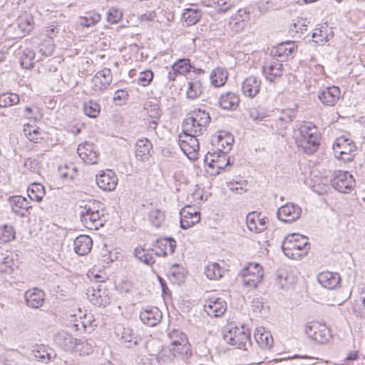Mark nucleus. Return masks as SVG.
<instances>
[{
	"label": "nucleus",
	"instance_id": "c03bdc74",
	"mask_svg": "<svg viewBox=\"0 0 365 365\" xmlns=\"http://www.w3.org/2000/svg\"><path fill=\"white\" fill-rule=\"evenodd\" d=\"M35 53L33 50L30 48H25L22 55L20 58L21 65L24 68L30 69L34 66V59Z\"/></svg>",
	"mask_w": 365,
	"mask_h": 365
},
{
	"label": "nucleus",
	"instance_id": "2f4dec72",
	"mask_svg": "<svg viewBox=\"0 0 365 365\" xmlns=\"http://www.w3.org/2000/svg\"><path fill=\"white\" fill-rule=\"evenodd\" d=\"M92 245L93 241L88 235H79L73 242L74 251L80 256H83L89 253Z\"/></svg>",
	"mask_w": 365,
	"mask_h": 365
},
{
	"label": "nucleus",
	"instance_id": "bf43d9fd",
	"mask_svg": "<svg viewBox=\"0 0 365 365\" xmlns=\"http://www.w3.org/2000/svg\"><path fill=\"white\" fill-rule=\"evenodd\" d=\"M168 337L171 341L170 345H174L182 342L184 339H188L185 333L179 329H173L168 334Z\"/></svg>",
	"mask_w": 365,
	"mask_h": 365
},
{
	"label": "nucleus",
	"instance_id": "052dcab7",
	"mask_svg": "<svg viewBox=\"0 0 365 365\" xmlns=\"http://www.w3.org/2000/svg\"><path fill=\"white\" fill-rule=\"evenodd\" d=\"M153 78V73L150 70H147L140 73L138 77V84L143 86H148Z\"/></svg>",
	"mask_w": 365,
	"mask_h": 365
},
{
	"label": "nucleus",
	"instance_id": "49530a36",
	"mask_svg": "<svg viewBox=\"0 0 365 365\" xmlns=\"http://www.w3.org/2000/svg\"><path fill=\"white\" fill-rule=\"evenodd\" d=\"M83 111L87 116L94 118L99 115L101 106L97 102L90 100L84 103Z\"/></svg>",
	"mask_w": 365,
	"mask_h": 365
},
{
	"label": "nucleus",
	"instance_id": "680f3d73",
	"mask_svg": "<svg viewBox=\"0 0 365 365\" xmlns=\"http://www.w3.org/2000/svg\"><path fill=\"white\" fill-rule=\"evenodd\" d=\"M24 166L32 173H37L40 168V163L37 159L28 158L24 159Z\"/></svg>",
	"mask_w": 365,
	"mask_h": 365
},
{
	"label": "nucleus",
	"instance_id": "6e6d98bb",
	"mask_svg": "<svg viewBox=\"0 0 365 365\" xmlns=\"http://www.w3.org/2000/svg\"><path fill=\"white\" fill-rule=\"evenodd\" d=\"M123 17V12L114 7L110 8L106 13V21L112 24H118Z\"/></svg>",
	"mask_w": 365,
	"mask_h": 365
},
{
	"label": "nucleus",
	"instance_id": "cd10ccee",
	"mask_svg": "<svg viewBox=\"0 0 365 365\" xmlns=\"http://www.w3.org/2000/svg\"><path fill=\"white\" fill-rule=\"evenodd\" d=\"M44 292L37 288L29 289L24 293V299L27 306L37 309L44 302Z\"/></svg>",
	"mask_w": 365,
	"mask_h": 365
},
{
	"label": "nucleus",
	"instance_id": "4c0bfd02",
	"mask_svg": "<svg viewBox=\"0 0 365 365\" xmlns=\"http://www.w3.org/2000/svg\"><path fill=\"white\" fill-rule=\"evenodd\" d=\"M203 88L201 80L197 78H193L188 83V87L186 92L187 97L190 99L197 98L202 93Z\"/></svg>",
	"mask_w": 365,
	"mask_h": 365
},
{
	"label": "nucleus",
	"instance_id": "393cba45",
	"mask_svg": "<svg viewBox=\"0 0 365 365\" xmlns=\"http://www.w3.org/2000/svg\"><path fill=\"white\" fill-rule=\"evenodd\" d=\"M162 318V312L156 307H147L140 313V319L143 324L149 326H155Z\"/></svg>",
	"mask_w": 365,
	"mask_h": 365
},
{
	"label": "nucleus",
	"instance_id": "338daca9",
	"mask_svg": "<svg viewBox=\"0 0 365 365\" xmlns=\"http://www.w3.org/2000/svg\"><path fill=\"white\" fill-rule=\"evenodd\" d=\"M249 117L253 120L257 121L262 120L265 118V115L256 108H250L249 110Z\"/></svg>",
	"mask_w": 365,
	"mask_h": 365
},
{
	"label": "nucleus",
	"instance_id": "a18cd8bd",
	"mask_svg": "<svg viewBox=\"0 0 365 365\" xmlns=\"http://www.w3.org/2000/svg\"><path fill=\"white\" fill-rule=\"evenodd\" d=\"M16 232L14 228L8 225L0 226V242L6 243L15 238Z\"/></svg>",
	"mask_w": 365,
	"mask_h": 365
},
{
	"label": "nucleus",
	"instance_id": "603ef678",
	"mask_svg": "<svg viewBox=\"0 0 365 365\" xmlns=\"http://www.w3.org/2000/svg\"><path fill=\"white\" fill-rule=\"evenodd\" d=\"M233 143L234 138L230 133L220 134L218 135V146L221 147L220 148L226 151V153L231 150Z\"/></svg>",
	"mask_w": 365,
	"mask_h": 365
},
{
	"label": "nucleus",
	"instance_id": "de8ad7c7",
	"mask_svg": "<svg viewBox=\"0 0 365 365\" xmlns=\"http://www.w3.org/2000/svg\"><path fill=\"white\" fill-rule=\"evenodd\" d=\"M19 102V96L16 93H3L0 95V107L6 108L16 105Z\"/></svg>",
	"mask_w": 365,
	"mask_h": 365
},
{
	"label": "nucleus",
	"instance_id": "39448f33",
	"mask_svg": "<svg viewBox=\"0 0 365 365\" xmlns=\"http://www.w3.org/2000/svg\"><path fill=\"white\" fill-rule=\"evenodd\" d=\"M222 338L226 343L240 349L247 350L252 346L250 331L243 326L225 329Z\"/></svg>",
	"mask_w": 365,
	"mask_h": 365
},
{
	"label": "nucleus",
	"instance_id": "13d9d810",
	"mask_svg": "<svg viewBox=\"0 0 365 365\" xmlns=\"http://www.w3.org/2000/svg\"><path fill=\"white\" fill-rule=\"evenodd\" d=\"M230 0H202V3L206 6H217L220 12H226L230 6H226V4Z\"/></svg>",
	"mask_w": 365,
	"mask_h": 365
},
{
	"label": "nucleus",
	"instance_id": "c756f323",
	"mask_svg": "<svg viewBox=\"0 0 365 365\" xmlns=\"http://www.w3.org/2000/svg\"><path fill=\"white\" fill-rule=\"evenodd\" d=\"M267 217H260V214L257 215L255 212H250L247 215V225L250 231L259 233L267 229Z\"/></svg>",
	"mask_w": 365,
	"mask_h": 365
},
{
	"label": "nucleus",
	"instance_id": "e2e57ef3",
	"mask_svg": "<svg viewBox=\"0 0 365 365\" xmlns=\"http://www.w3.org/2000/svg\"><path fill=\"white\" fill-rule=\"evenodd\" d=\"M14 264L12 256L7 255L0 261V272H9Z\"/></svg>",
	"mask_w": 365,
	"mask_h": 365
},
{
	"label": "nucleus",
	"instance_id": "5701e85b",
	"mask_svg": "<svg viewBox=\"0 0 365 365\" xmlns=\"http://www.w3.org/2000/svg\"><path fill=\"white\" fill-rule=\"evenodd\" d=\"M333 36L334 32L331 28L325 23L314 29L312 34V41L314 46H323Z\"/></svg>",
	"mask_w": 365,
	"mask_h": 365
},
{
	"label": "nucleus",
	"instance_id": "a878e982",
	"mask_svg": "<svg viewBox=\"0 0 365 365\" xmlns=\"http://www.w3.org/2000/svg\"><path fill=\"white\" fill-rule=\"evenodd\" d=\"M340 96V90L337 86L327 87L318 93V98L326 106H333L338 101Z\"/></svg>",
	"mask_w": 365,
	"mask_h": 365
},
{
	"label": "nucleus",
	"instance_id": "412c9836",
	"mask_svg": "<svg viewBox=\"0 0 365 365\" xmlns=\"http://www.w3.org/2000/svg\"><path fill=\"white\" fill-rule=\"evenodd\" d=\"M176 247V241L172 237H163L156 240L154 248L158 257H166L173 255Z\"/></svg>",
	"mask_w": 365,
	"mask_h": 365
},
{
	"label": "nucleus",
	"instance_id": "79ce46f5",
	"mask_svg": "<svg viewBox=\"0 0 365 365\" xmlns=\"http://www.w3.org/2000/svg\"><path fill=\"white\" fill-rule=\"evenodd\" d=\"M28 195L31 200L41 202L45 195V189L43 185L37 182L31 184L28 187Z\"/></svg>",
	"mask_w": 365,
	"mask_h": 365
},
{
	"label": "nucleus",
	"instance_id": "b1692460",
	"mask_svg": "<svg viewBox=\"0 0 365 365\" xmlns=\"http://www.w3.org/2000/svg\"><path fill=\"white\" fill-rule=\"evenodd\" d=\"M79 157L86 163L95 164L98 161V153L93 143L86 142L80 144L77 149Z\"/></svg>",
	"mask_w": 365,
	"mask_h": 365
},
{
	"label": "nucleus",
	"instance_id": "0eeeda50",
	"mask_svg": "<svg viewBox=\"0 0 365 365\" xmlns=\"http://www.w3.org/2000/svg\"><path fill=\"white\" fill-rule=\"evenodd\" d=\"M334 156L344 161H350L352 160L353 154L356 150L354 141L344 135L337 138L333 145Z\"/></svg>",
	"mask_w": 365,
	"mask_h": 365
},
{
	"label": "nucleus",
	"instance_id": "ea45409f",
	"mask_svg": "<svg viewBox=\"0 0 365 365\" xmlns=\"http://www.w3.org/2000/svg\"><path fill=\"white\" fill-rule=\"evenodd\" d=\"M202 16V11L199 9L187 8L182 14V19L187 23V26L197 24Z\"/></svg>",
	"mask_w": 365,
	"mask_h": 365
},
{
	"label": "nucleus",
	"instance_id": "20e7f679",
	"mask_svg": "<svg viewBox=\"0 0 365 365\" xmlns=\"http://www.w3.org/2000/svg\"><path fill=\"white\" fill-rule=\"evenodd\" d=\"M210 122L207 112L201 109L193 110L182 122V133L200 135L206 131Z\"/></svg>",
	"mask_w": 365,
	"mask_h": 365
},
{
	"label": "nucleus",
	"instance_id": "c9c22d12",
	"mask_svg": "<svg viewBox=\"0 0 365 365\" xmlns=\"http://www.w3.org/2000/svg\"><path fill=\"white\" fill-rule=\"evenodd\" d=\"M90 290L87 293L90 302L97 307H106L110 303V297L105 294V292H101V289H98L95 290L93 289L92 294H89Z\"/></svg>",
	"mask_w": 365,
	"mask_h": 365
},
{
	"label": "nucleus",
	"instance_id": "9b49d317",
	"mask_svg": "<svg viewBox=\"0 0 365 365\" xmlns=\"http://www.w3.org/2000/svg\"><path fill=\"white\" fill-rule=\"evenodd\" d=\"M178 144L187 157L190 160L197 159L199 142L196 135L182 133L178 135Z\"/></svg>",
	"mask_w": 365,
	"mask_h": 365
},
{
	"label": "nucleus",
	"instance_id": "864d4df0",
	"mask_svg": "<svg viewBox=\"0 0 365 365\" xmlns=\"http://www.w3.org/2000/svg\"><path fill=\"white\" fill-rule=\"evenodd\" d=\"M101 20V15L96 13L87 14L86 16L80 18V25L83 27L94 26Z\"/></svg>",
	"mask_w": 365,
	"mask_h": 365
},
{
	"label": "nucleus",
	"instance_id": "37998d69",
	"mask_svg": "<svg viewBox=\"0 0 365 365\" xmlns=\"http://www.w3.org/2000/svg\"><path fill=\"white\" fill-rule=\"evenodd\" d=\"M193 66L188 58H180L173 66L172 70L178 74H185L191 71Z\"/></svg>",
	"mask_w": 365,
	"mask_h": 365
},
{
	"label": "nucleus",
	"instance_id": "5fc2aeb1",
	"mask_svg": "<svg viewBox=\"0 0 365 365\" xmlns=\"http://www.w3.org/2000/svg\"><path fill=\"white\" fill-rule=\"evenodd\" d=\"M222 153H226V151L222 150L220 148H218L216 151H209L205 155V161L207 163L209 167L213 168L214 164H217L219 161V158L222 157L221 155H222Z\"/></svg>",
	"mask_w": 365,
	"mask_h": 365
},
{
	"label": "nucleus",
	"instance_id": "c85d7f7f",
	"mask_svg": "<svg viewBox=\"0 0 365 365\" xmlns=\"http://www.w3.org/2000/svg\"><path fill=\"white\" fill-rule=\"evenodd\" d=\"M190 209L189 207L188 209L183 208L180 210V227L183 230L194 226L200 220V212L190 211Z\"/></svg>",
	"mask_w": 365,
	"mask_h": 365
},
{
	"label": "nucleus",
	"instance_id": "72a5a7b5",
	"mask_svg": "<svg viewBox=\"0 0 365 365\" xmlns=\"http://www.w3.org/2000/svg\"><path fill=\"white\" fill-rule=\"evenodd\" d=\"M55 342L65 351H72L77 345L78 339H74L71 334L61 331L56 334Z\"/></svg>",
	"mask_w": 365,
	"mask_h": 365
},
{
	"label": "nucleus",
	"instance_id": "6e6552de",
	"mask_svg": "<svg viewBox=\"0 0 365 365\" xmlns=\"http://www.w3.org/2000/svg\"><path fill=\"white\" fill-rule=\"evenodd\" d=\"M191 345L188 339H184L182 342L170 345L164 351V360L167 362H173L178 359H185L192 356Z\"/></svg>",
	"mask_w": 365,
	"mask_h": 365
},
{
	"label": "nucleus",
	"instance_id": "f3484780",
	"mask_svg": "<svg viewBox=\"0 0 365 365\" xmlns=\"http://www.w3.org/2000/svg\"><path fill=\"white\" fill-rule=\"evenodd\" d=\"M297 51V46L293 41H285L279 43L271 50V56L275 61L282 62Z\"/></svg>",
	"mask_w": 365,
	"mask_h": 365
},
{
	"label": "nucleus",
	"instance_id": "bb28decb",
	"mask_svg": "<svg viewBox=\"0 0 365 365\" xmlns=\"http://www.w3.org/2000/svg\"><path fill=\"white\" fill-rule=\"evenodd\" d=\"M317 281L323 287L334 289L339 286L341 277L336 272H322L318 274Z\"/></svg>",
	"mask_w": 365,
	"mask_h": 365
},
{
	"label": "nucleus",
	"instance_id": "f257e3e1",
	"mask_svg": "<svg viewBox=\"0 0 365 365\" xmlns=\"http://www.w3.org/2000/svg\"><path fill=\"white\" fill-rule=\"evenodd\" d=\"M83 203L79 207V216L83 225L86 228L94 230L103 227L106 221L103 204L97 200Z\"/></svg>",
	"mask_w": 365,
	"mask_h": 365
},
{
	"label": "nucleus",
	"instance_id": "6ab92c4d",
	"mask_svg": "<svg viewBox=\"0 0 365 365\" xmlns=\"http://www.w3.org/2000/svg\"><path fill=\"white\" fill-rule=\"evenodd\" d=\"M261 84L262 81L259 78L250 76L242 83V93L245 96L253 98L259 93Z\"/></svg>",
	"mask_w": 365,
	"mask_h": 365
},
{
	"label": "nucleus",
	"instance_id": "9d476101",
	"mask_svg": "<svg viewBox=\"0 0 365 365\" xmlns=\"http://www.w3.org/2000/svg\"><path fill=\"white\" fill-rule=\"evenodd\" d=\"M305 333L310 339L320 344L327 342L331 336L328 327L318 322L307 324Z\"/></svg>",
	"mask_w": 365,
	"mask_h": 365
},
{
	"label": "nucleus",
	"instance_id": "69168bd1",
	"mask_svg": "<svg viewBox=\"0 0 365 365\" xmlns=\"http://www.w3.org/2000/svg\"><path fill=\"white\" fill-rule=\"evenodd\" d=\"M221 158H219V161L217 163V164H214V167L212 168H217L218 170H223L230 164V159L228 158V155L226 153H222L221 155Z\"/></svg>",
	"mask_w": 365,
	"mask_h": 365
},
{
	"label": "nucleus",
	"instance_id": "f8f14e48",
	"mask_svg": "<svg viewBox=\"0 0 365 365\" xmlns=\"http://www.w3.org/2000/svg\"><path fill=\"white\" fill-rule=\"evenodd\" d=\"M302 208L297 204L288 202L279 208L277 212V218L285 223H292L300 218Z\"/></svg>",
	"mask_w": 365,
	"mask_h": 365
},
{
	"label": "nucleus",
	"instance_id": "1a4fd4ad",
	"mask_svg": "<svg viewBox=\"0 0 365 365\" xmlns=\"http://www.w3.org/2000/svg\"><path fill=\"white\" fill-rule=\"evenodd\" d=\"M331 186L339 192L349 193L354 187L356 182L348 171L335 170L331 178Z\"/></svg>",
	"mask_w": 365,
	"mask_h": 365
},
{
	"label": "nucleus",
	"instance_id": "7ed1b4c3",
	"mask_svg": "<svg viewBox=\"0 0 365 365\" xmlns=\"http://www.w3.org/2000/svg\"><path fill=\"white\" fill-rule=\"evenodd\" d=\"M284 254L290 259H299L310 250V244L306 236L293 233L288 235L282 244Z\"/></svg>",
	"mask_w": 365,
	"mask_h": 365
},
{
	"label": "nucleus",
	"instance_id": "423d86ee",
	"mask_svg": "<svg viewBox=\"0 0 365 365\" xmlns=\"http://www.w3.org/2000/svg\"><path fill=\"white\" fill-rule=\"evenodd\" d=\"M262 267L258 263L250 262L245 267L240 273L241 281L245 287L257 288L263 278Z\"/></svg>",
	"mask_w": 365,
	"mask_h": 365
},
{
	"label": "nucleus",
	"instance_id": "58836bf2",
	"mask_svg": "<svg viewBox=\"0 0 365 365\" xmlns=\"http://www.w3.org/2000/svg\"><path fill=\"white\" fill-rule=\"evenodd\" d=\"M223 272V269L217 262H209L204 268V274L210 280L220 279Z\"/></svg>",
	"mask_w": 365,
	"mask_h": 365
},
{
	"label": "nucleus",
	"instance_id": "3c124183",
	"mask_svg": "<svg viewBox=\"0 0 365 365\" xmlns=\"http://www.w3.org/2000/svg\"><path fill=\"white\" fill-rule=\"evenodd\" d=\"M34 20L29 15L20 16L18 19L19 29L23 33H29L33 29Z\"/></svg>",
	"mask_w": 365,
	"mask_h": 365
},
{
	"label": "nucleus",
	"instance_id": "4d7b16f0",
	"mask_svg": "<svg viewBox=\"0 0 365 365\" xmlns=\"http://www.w3.org/2000/svg\"><path fill=\"white\" fill-rule=\"evenodd\" d=\"M135 255L139 260L148 265H151L155 262L154 257L147 253L143 248H135Z\"/></svg>",
	"mask_w": 365,
	"mask_h": 365
},
{
	"label": "nucleus",
	"instance_id": "774afa93",
	"mask_svg": "<svg viewBox=\"0 0 365 365\" xmlns=\"http://www.w3.org/2000/svg\"><path fill=\"white\" fill-rule=\"evenodd\" d=\"M155 17L156 13L155 11H148L141 14L139 17V19L141 21H153Z\"/></svg>",
	"mask_w": 365,
	"mask_h": 365
},
{
	"label": "nucleus",
	"instance_id": "dca6fc26",
	"mask_svg": "<svg viewBox=\"0 0 365 365\" xmlns=\"http://www.w3.org/2000/svg\"><path fill=\"white\" fill-rule=\"evenodd\" d=\"M204 309L209 316L218 317L225 312L227 303L220 297H210L205 302Z\"/></svg>",
	"mask_w": 365,
	"mask_h": 365
},
{
	"label": "nucleus",
	"instance_id": "ddd939ff",
	"mask_svg": "<svg viewBox=\"0 0 365 365\" xmlns=\"http://www.w3.org/2000/svg\"><path fill=\"white\" fill-rule=\"evenodd\" d=\"M250 11L247 9H240L232 15L227 24V29L233 34H238L243 31L246 22L249 20Z\"/></svg>",
	"mask_w": 365,
	"mask_h": 365
},
{
	"label": "nucleus",
	"instance_id": "4468645a",
	"mask_svg": "<svg viewBox=\"0 0 365 365\" xmlns=\"http://www.w3.org/2000/svg\"><path fill=\"white\" fill-rule=\"evenodd\" d=\"M9 202L14 213L21 217H28L30 215V210L32 206L30 202L20 195L9 197Z\"/></svg>",
	"mask_w": 365,
	"mask_h": 365
},
{
	"label": "nucleus",
	"instance_id": "a19ab883",
	"mask_svg": "<svg viewBox=\"0 0 365 365\" xmlns=\"http://www.w3.org/2000/svg\"><path fill=\"white\" fill-rule=\"evenodd\" d=\"M210 78L213 86L220 87L225 83L227 73L223 68H217L212 71Z\"/></svg>",
	"mask_w": 365,
	"mask_h": 365
},
{
	"label": "nucleus",
	"instance_id": "f03ea898",
	"mask_svg": "<svg viewBox=\"0 0 365 365\" xmlns=\"http://www.w3.org/2000/svg\"><path fill=\"white\" fill-rule=\"evenodd\" d=\"M320 134L317 127L311 122H304L296 134V143L306 153L312 154L319 145Z\"/></svg>",
	"mask_w": 365,
	"mask_h": 365
},
{
	"label": "nucleus",
	"instance_id": "aec40b11",
	"mask_svg": "<svg viewBox=\"0 0 365 365\" xmlns=\"http://www.w3.org/2000/svg\"><path fill=\"white\" fill-rule=\"evenodd\" d=\"M96 180L98 186L105 191L113 190L118 182L116 175L110 170L102 171L101 173L96 175Z\"/></svg>",
	"mask_w": 365,
	"mask_h": 365
},
{
	"label": "nucleus",
	"instance_id": "f704fd0d",
	"mask_svg": "<svg viewBox=\"0 0 365 365\" xmlns=\"http://www.w3.org/2000/svg\"><path fill=\"white\" fill-rule=\"evenodd\" d=\"M218 102L222 108L233 110L239 106L240 97L233 92H227L221 94Z\"/></svg>",
	"mask_w": 365,
	"mask_h": 365
},
{
	"label": "nucleus",
	"instance_id": "8fccbe9b",
	"mask_svg": "<svg viewBox=\"0 0 365 365\" xmlns=\"http://www.w3.org/2000/svg\"><path fill=\"white\" fill-rule=\"evenodd\" d=\"M81 355H88L93 351V344L92 340L78 339V343L75 347Z\"/></svg>",
	"mask_w": 365,
	"mask_h": 365
},
{
	"label": "nucleus",
	"instance_id": "7c9ffc66",
	"mask_svg": "<svg viewBox=\"0 0 365 365\" xmlns=\"http://www.w3.org/2000/svg\"><path fill=\"white\" fill-rule=\"evenodd\" d=\"M153 148L151 142L147 138L137 140L135 144V156L142 162L148 161L151 157L150 151Z\"/></svg>",
	"mask_w": 365,
	"mask_h": 365
},
{
	"label": "nucleus",
	"instance_id": "4be33fe9",
	"mask_svg": "<svg viewBox=\"0 0 365 365\" xmlns=\"http://www.w3.org/2000/svg\"><path fill=\"white\" fill-rule=\"evenodd\" d=\"M120 341L124 345L128 348H134L137 347L135 349L136 355L140 356L142 354V348L143 346H141L142 340L138 336H135L133 330L130 328H123L121 336H120Z\"/></svg>",
	"mask_w": 365,
	"mask_h": 365
},
{
	"label": "nucleus",
	"instance_id": "e433bc0d",
	"mask_svg": "<svg viewBox=\"0 0 365 365\" xmlns=\"http://www.w3.org/2000/svg\"><path fill=\"white\" fill-rule=\"evenodd\" d=\"M254 336L258 345L263 349H269L273 344L272 335L264 328L257 329Z\"/></svg>",
	"mask_w": 365,
	"mask_h": 365
},
{
	"label": "nucleus",
	"instance_id": "a211bd4d",
	"mask_svg": "<svg viewBox=\"0 0 365 365\" xmlns=\"http://www.w3.org/2000/svg\"><path fill=\"white\" fill-rule=\"evenodd\" d=\"M262 72L267 81L273 83L283 73V65L279 61L272 60L264 63Z\"/></svg>",
	"mask_w": 365,
	"mask_h": 365
},
{
	"label": "nucleus",
	"instance_id": "2eb2a0df",
	"mask_svg": "<svg viewBox=\"0 0 365 365\" xmlns=\"http://www.w3.org/2000/svg\"><path fill=\"white\" fill-rule=\"evenodd\" d=\"M113 79L110 68H104L98 71L92 78V88L96 91H103L110 85Z\"/></svg>",
	"mask_w": 365,
	"mask_h": 365
},
{
	"label": "nucleus",
	"instance_id": "473e14b6",
	"mask_svg": "<svg viewBox=\"0 0 365 365\" xmlns=\"http://www.w3.org/2000/svg\"><path fill=\"white\" fill-rule=\"evenodd\" d=\"M31 354L38 361L43 364L52 361L56 356L53 350L43 345L34 347Z\"/></svg>",
	"mask_w": 365,
	"mask_h": 365
},
{
	"label": "nucleus",
	"instance_id": "0e129e2a",
	"mask_svg": "<svg viewBox=\"0 0 365 365\" xmlns=\"http://www.w3.org/2000/svg\"><path fill=\"white\" fill-rule=\"evenodd\" d=\"M296 110L293 109L283 110L279 120L285 123L292 122L296 116Z\"/></svg>",
	"mask_w": 365,
	"mask_h": 365
},
{
	"label": "nucleus",
	"instance_id": "09e8293b",
	"mask_svg": "<svg viewBox=\"0 0 365 365\" xmlns=\"http://www.w3.org/2000/svg\"><path fill=\"white\" fill-rule=\"evenodd\" d=\"M148 220L153 226L160 227L165 220L164 212L159 209H154L149 212Z\"/></svg>",
	"mask_w": 365,
	"mask_h": 365
}]
</instances>
